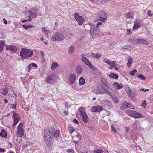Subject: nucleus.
<instances>
[{"label":"nucleus","instance_id":"nucleus-1","mask_svg":"<svg viewBox=\"0 0 153 153\" xmlns=\"http://www.w3.org/2000/svg\"><path fill=\"white\" fill-rule=\"evenodd\" d=\"M59 135V131H55L53 127L51 126L46 128L44 131V137L46 146L49 147L51 146L53 143L54 137H58Z\"/></svg>","mask_w":153,"mask_h":153},{"label":"nucleus","instance_id":"nucleus-13","mask_svg":"<svg viewBox=\"0 0 153 153\" xmlns=\"http://www.w3.org/2000/svg\"><path fill=\"white\" fill-rule=\"evenodd\" d=\"M76 79V76L74 74H71L69 76V81L71 83H74Z\"/></svg>","mask_w":153,"mask_h":153},{"label":"nucleus","instance_id":"nucleus-28","mask_svg":"<svg viewBox=\"0 0 153 153\" xmlns=\"http://www.w3.org/2000/svg\"><path fill=\"white\" fill-rule=\"evenodd\" d=\"M134 13L132 12H128L126 14V16L127 18H133L134 17Z\"/></svg>","mask_w":153,"mask_h":153},{"label":"nucleus","instance_id":"nucleus-38","mask_svg":"<svg viewBox=\"0 0 153 153\" xmlns=\"http://www.w3.org/2000/svg\"><path fill=\"white\" fill-rule=\"evenodd\" d=\"M140 23L141 21L140 19L139 18H137L135 20L134 24L140 26Z\"/></svg>","mask_w":153,"mask_h":153},{"label":"nucleus","instance_id":"nucleus-16","mask_svg":"<svg viewBox=\"0 0 153 153\" xmlns=\"http://www.w3.org/2000/svg\"><path fill=\"white\" fill-rule=\"evenodd\" d=\"M73 139L74 142L76 143L77 144L78 142L81 139V135L79 134L73 137Z\"/></svg>","mask_w":153,"mask_h":153},{"label":"nucleus","instance_id":"nucleus-30","mask_svg":"<svg viewBox=\"0 0 153 153\" xmlns=\"http://www.w3.org/2000/svg\"><path fill=\"white\" fill-rule=\"evenodd\" d=\"M82 59L84 62L87 65L91 63L86 57L83 56L82 57Z\"/></svg>","mask_w":153,"mask_h":153},{"label":"nucleus","instance_id":"nucleus-31","mask_svg":"<svg viewBox=\"0 0 153 153\" xmlns=\"http://www.w3.org/2000/svg\"><path fill=\"white\" fill-rule=\"evenodd\" d=\"M33 12L32 11L31 12V16L33 17H35L37 16V11L35 9L33 10Z\"/></svg>","mask_w":153,"mask_h":153},{"label":"nucleus","instance_id":"nucleus-15","mask_svg":"<svg viewBox=\"0 0 153 153\" xmlns=\"http://www.w3.org/2000/svg\"><path fill=\"white\" fill-rule=\"evenodd\" d=\"M8 88L7 86L5 88H2L0 91V93L4 96L8 94Z\"/></svg>","mask_w":153,"mask_h":153},{"label":"nucleus","instance_id":"nucleus-9","mask_svg":"<svg viewBox=\"0 0 153 153\" xmlns=\"http://www.w3.org/2000/svg\"><path fill=\"white\" fill-rule=\"evenodd\" d=\"M103 109V107L100 105L93 106L91 108V110L94 112H100Z\"/></svg>","mask_w":153,"mask_h":153},{"label":"nucleus","instance_id":"nucleus-50","mask_svg":"<svg viewBox=\"0 0 153 153\" xmlns=\"http://www.w3.org/2000/svg\"><path fill=\"white\" fill-rule=\"evenodd\" d=\"M94 153H103V151L102 149H97L94 151Z\"/></svg>","mask_w":153,"mask_h":153},{"label":"nucleus","instance_id":"nucleus-36","mask_svg":"<svg viewBox=\"0 0 153 153\" xmlns=\"http://www.w3.org/2000/svg\"><path fill=\"white\" fill-rule=\"evenodd\" d=\"M23 27L25 29H27L28 28H31L32 27H35L31 25H22Z\"/></svg>","mask_w":153,"mask_h":153},{"label":"nucleus","instance_id":"nucleus-37","mask_svg":"<svg viewBox=\"0 0 153 153\" xmlns=\"http://www.w3.org/2000/svg\"><path fill=\"white\" fill-rule=\"evenodd\" d=\"M92 56L93 57H94L97 59L100 58L101 56L100 54L99 53H97L95 54V53H93L92 54Z\"/></svg>","mask_w":153,"mask_h":153},{"label":"nucleus","instance_id":"nucleus-61","mask_svg":"<svg viewBox=\"0 0 153 153\" xmlns=\"http://www.w3.org/2000/svg\"><path fill=\"white\" fill-rule=\"evenodd\" d=\"M73 121L76 124H78L79 123V122H78V120L76 119H74L73 120Z\"/></svg>","mask_w":153,"mask_h":153},{"label":"nucleus","instance_id":"nucleus-20","mask_svg":"<svg viewBox=\"0 0 153 153\" xmlns=\"http://www.w3.org/2000/svg\"><path fill=\"white\" fill-rule=\"evenodd\" d=\"M136 43L140 44H146L148 45V44L146 40H145L136 39Z\"/></svg>","mask_w":153,"mask_h":153},{"label":"nucleus","instance_id":"nucleus-54","mask_svg":"<svg viewBox=\"0 0 153 153\" xmlns=\"http://www.w3.org/2000/svg\"><path fill=\"white\" fill-rule=\"evenodd\" d=\"M151 13V10H148L147 11V14L150 17L152 16L153 15V14Z\"/></svg>","mask_w":153,"mask_h":153},{"label":"nucleus","instance_id":"nucleus-49","mask_svg":"<svg viewBox=\"0 0 153 153\" xmlns=\"http://www.w3.org/2000/svg\"><path fill=\"white\" fill-rule=\"evenodd\" d=\"M137 72V70L134 69L130 72V74L131 76H134V75L135 73H136Z\"/></svg>","mask_w":153,"mask_h":153},{"label":"nucleus","instance_id":"nucleus-18","mask_svg":"<svg viewBox=\"0 0 153 153\" xmlns=\"http://www.w3.org/2000/svg\"><path fill=\"white\" fill-rule=\"evenodd\" d=\"M133 113L134 114L132 117L135 118H138L143 117L142 115L137 112L134 111Z\"/></svg>","mask_w":153,"mask_h":153},{"label":"nucleus","instance_id":"nucleus-25","mask_svg":"<svg viewBox=\"0 0 153 153\" xmlns=\"http://www.w3.org/2000/svg\"><path fill=\"white\" fill-rule=\"evenodd\" d=\"M128 62L127 63V65L128 68H130L131 66V64L132 62L133 59L132 58H129L128 59Z\"/></svg>","mask_w":153,"mask_h":153},{"label":"nucleus","instance_id":"nucleus-26","mask_svg":"<svg viewBox=\"0 0 153 153\" xmlns=\"http://www.w3.org/2000/svg\"><path fill=\"white\" fill-rule=\"evenodd\" d=\"M79 84L80 85H83L84 84H85V80L84 79V78L83 77H81L79 79Z\"/></svg>","mask_w":153,"mask_h":153},{"label":"nucleus","instance_id":"nucleus-21","mask_svg":"<svg viewBox=\"0 0 153 153\" xmlns=\"http://www.w3.org/2000/svg\"><path fill=\"white\" fill-rule=\"evenodd\" d=\"M79 110L80 112V116L86 114L85 112V109L82 107L79 108Z\"/></svg>","mask_w":153,"mask_h":153},{"label":"nucleus","instance_id":"nucleus-55","mask_svg":"<svg viewBox=\"0 0 153 153\" xmlns=\"http://www.w3.org/2000/svg\"><path fill=\"white\" fill-rule=\"evenodd\" d=\"M127 33L131 35L132 34V32L130 29H128L127 30Z\"/></svg>","mask_w":153,"mask_h":153},{"label":"nucleus","instance_id":"nucleus-14","mask_svg":"<svg viewBox=\"0 0 153 153\" xmlns=\"http://www.w3.org/2000/svg\"><path fill=\"white\" fill-rule=\"evenodd\" d=\"M95 93L96 94H104V88L101 87V88H97L95 90Z\"/></svg>","mask_w":153,"mask_h":153},{"label":"nucleus","instance_id":"nucleus-48","mask_svg":"<svg viewBox=\"0 0 153 153\" xmlns=\"http://www.w3.org/2000/svg\"><path fill=\"white\" fill-rule=\"evenodd\" d=\"M100 16H102L104 17V16L105 15V16H106V12L105 11H100Z\"/></svg>","mask_w":153,"mask_h":153},{"label":"nucleus","instance_id":"nucleus-23","mask_svg":"<svg viewBox=\"0 0 153 153\" xmlns=\"http://www.w3.org/2000/svg\"><path fill=\"white\" fill-rule=\"evenodd\" d=\"M0 136L4 138H6L7 137V135L6 132L4 129L1 130L0 133Z\"/></svg>","mask_w":153,"mask_h":153},{"label":"nucleus","instance_id":"nucleus-53","mask_svg":"<svg viewBox=\"0 0 153 153\" xmlns=\"http://www.w3.org/2000/svg\"><path fill=\"white\" fill-rule=\"evenodd\" d=\"M111 130L113 131H114V132H115V133H116L117 132V131H116V130L115 129V128L114 127V126L113 125H112L111 126Z\"/></svg>","mask_w":153,"mask_h":153},{"label":"nucleus","instance_id":"nucleus-59","mask_svg":"<svg viewBox=\"0 0 153 153\" xmlns=\"http://www.w3.org/2000/svg\"><path fill=\"white\" fill-rule=\"evenodd\" d=\"M31 64L32 65L33 67H34L35 68H36L37 67V65L35 63H32Z\"/></svg>","mask_w":153,"mask_h":153},{"label":"nucleus","instance_id":"nucleus-3","mask_svg":"<svg viewBox=\"0 0 153 153\" xmlns=\"http://www.w3.org/2000/svg\"><path fill=\"white\" fill-rule=\"evenodd\" d=\"M65 36L63 34L59 32H56L54 36H52L51 38V41H62L65 39Z\"/></svg>","mask_w":153,"mask_h":153},{"label":"nucleus","instance_id":"nucleus-19","mask_svg":"<svg viewBox=\"0 0 153 153\" xmlns=\"http://www.w3.org/2000/svg\"><path fill=\"white\" fill-rule=\"evenodd\" d=\"M80 116L81 117L84 123H86L88 122V117L86 114Z\"/></svg>","mask_w":153,"mask_h":153},{"label":"nucleus","instance_id":"nucleus-56","mask_svg":"<svg viewBox=\"0 0 153 153\" xmlns=\"http://www.w3.org/2000/svg\"><path fill=\"white\" fill-rule=\"evenodd\" d=\"M31 64H29L28 66V71L29 72L31 70Z\"/></svg>","mask_w":153,"mask_h":153},{"label":"nucleus","instance_id":"nucleus-29","mask_svg":"<svg viewBox=\"0 0 153 153\" xmlns=\"http://www.w3.org/2000/svg\"><path fill=\"white\" fill-rule=\"evenodd\" d=\"M83 69L80 66H78L76 68V72L78 74H81L82 71Z\"/></svg>","mask_w":153,"mask_h":153},{"label":"nucleus","instance_id":"nucleus-8","mask_svg":"<svg viewBox=\"0 0 153 153\" xmlns=\"http://www.w3.org/2000/svg\"><path fill=\"white\" fill-rule=\"evenodd\" d=\"M13 123L12 126L14 127L16 126L18 122L20 120L19 116L15 113H13Z\"/></svg>","mask_w":153,"mask_h":153},{"label":"nucleus","instance_id":"nucleus-34","mask_svg":"<svg viewBox=\"0 0 153 153\" xmlns=\"http://www.w3.org/2000/svg\"><path fill=\"white\" fill-rule=\"evenodd\" d=\"M104 94L106 92L110 96L113 95V94L112 93V92L108 90L107 88H104Z\"/></svg>","mask_w":153,"mask_h":153},{"label":"nucleus","instance_id":"nucleus-43","mask_svg":"<svg viewBox=\"0 0 153 153\" xmlns=\"http://www.w3.org/2000/svg\"><path fill=\"white\" fill-rule=\"evenodd\" d=\"M107 19V16H105V15L104 17L100 16L99 20L102 22H104Z\"/></svg>","mask_w":153,"mask_h":153},{"label":"nucleus","instance_id":"nucleus-60","mask_svg":"<svg viewBox=\"0 0 153 153\" xmlns=\"http://www.w3.org/2000/svg\"><path fill=\"white\" fill-rule=\"evenodd\" d=\"M3 124L6 127H10V125L7 123H6L5 122H3Z\"/></svg>","mask_w":153,"mask_h":153},{"label":"nucleus","instance_id":"nucleus-57","mask_svg":"<svg viewBox=\"0 0 153 153\" xmlns=\"http://www.w3.org/2000/svg\"><path fill=\"white\" fill-rule=\"evenodd\" d=\"M140 91H144L145 92L148 91H149V89H145L144 88H141L140 89Z\"/></svg>","mask_w":153,"mask_h":153},{"label":"nucleus","instance_id":"nucleus-47","mask_svg":"<svg viewBox=\"0 0 153 153\" xmlns=\"http://www.w3.org/2000/svg\"><path fill=\"white\" fill-rule=\"evenodd\" d=\"M140 27V26L134 24L133 27V30L134 31L137 30Z\"/></svg>","mask_w":153,"mask_h":153},{"label":"nucleus","instance_id":"nucleus-44","mask_svg":"<svg viewBox=\"0 0 153 153\" xmlns=\"http://www.w3.org/2000/svg\"><path fill=\"white\" fill-rule=\"evenodd\" d=\"M137 76L138 77L140 78L142 80H144L146 79V78L145 77L140 74H138Z\"/></svg>","mask_w":153,"mask_h":153},{"label":"nucleus","instance_id":"nucleus-27","mask_svg":"<svg viewBox=\"0 0 153 153\" xmlns=\"http://www.w3.org/2000/svg\"><path fill=\"white\" fill-rule=\"evenodd\" d=\"M109 76L111 78L117 79L118 78V76L117 74L113 73H110Z\"/></svg>","mask_w":153,"mask_h":153},{"label":"nucleus","instance_id":"nucleus-52","mask_svg":"<svg viewBox=\"0 0 153 153\" xmlns=\"http://www.w3.org/2000/svg\"><path fill=\"white\" fill-rule=\"evenodd\" d=\"M146 102L145 100H144L143 102L142 103V106L144 108H145L146 107Z\"/></svg>","mask_w":153,"mask_h":153},{"label":"nucleus","instance_id":"nucleus-10","mask_svg":"<svg viewBox=\"0 0 153 153\" xmlns=\"http://www.w3.org/2000/svg\"><path fill=\"white\" fill-rule=\"evenodd\" d=\"M105 62L108 65L110 66H114V68L117 71L119 69L117 67L114 61L107 60Z\"/></svg>","mask_w":153,"mask_h":153},{"label":"nucleus","instance_id":"nucleus-58","mask_svg":"<svg viewBox=\"0 0 153 153\" xmlns=\"http://www.w3.org/2000/svg\"><path fill=\"white\" fill-rule=\"evenodd\" d=\"M6 151V150L4 149L0 148V153L4 152Z\"/></svg>","mask_w":153,"mask_h":153},{"label":"nucleus","instance_id":"nucleus-11","mask_svg":"<svg viewBox=\"0 0 153 153\" xmlns=\"http://www.w3.org/2000/svg\"><path fill=\"white\" fill-rule=\"evenodd\" d=\"M125 88L126 89H125L128 95L130 97H132V95L133 94V92H132L130 89V87H128V86L126 85H125Z\"/></svg>","mask_w":153,"mask_h":153},{"label":"nucleus","instance_id":"nucleus-6","mask_svg":"<svg viewBox=\"0 0 153 153\" xmlns=\"http://www.w3.org/2000/svg\"><path fill=\"white\" fill-rule=\"evenodd\" d=\"M100 126L103 130L106 131L108 128V125L107 123L103 120H100L99 122Z\"/></svg>","mask_w":153,"mask_h":153},{"label":"nucleus","instance_id":"nucleus-41","mask_svg":"<svg viewBox=\"0 0 153 153\" xmlns=\"http://www.w3.org/2000/svg\"><path fill=\"white\" fill-rule=\"evenodd\" d=\"M134 111L131 110H127V112H126V113H127L128 115L132 117V116L133 115V114H134Z\"/></svg>","mask_w":153,"mask_h":153},{"label":"nucleus","instance_id":"nucleus-4","mask_svg":"<svg viewBox=\"0 0 153 153\" xmlns=\"http://www.w3.org/2000/svg\"><path fill=\"white\" fill-rule=\"evenodd\" d=\"M58 76L55 74H48L45 80L48 83H53Z\"/></svg>","mask_w":153,"mask_h":153},{"label":"nucleus","instance_id":"nucleus-24","mask_svg":"<svg viewBox=\"0 0 153 153\" xmlns=\"http://www.w3.org/2000/svg\"><path fill=\"white\" fill-rule=\"evenodd\" d=\"M59 65L57 63L55 62H52L51 64V68L52 70H54Z\"/></svg>","mask_w":153,"mask_h":153},{"label":"nucleus","instance_id":"nucleus-39","mask_svg":"<svg viewBox=\"0 0 153 153\" xmlns=\"http://www.w3.org/2000/svg\"><path fill=\"white\" fill-rule=\"evenodd\" d=\"M111 96V97L113 100L114 102L117 103L118 102V100L116 96L114 95L113 94V95H112Z\"/></svg>","mask_w":153,"mask_h":153},{"label":"nucleus","instance_id":"nucleus-12","mask_svg":"<svg viewBox=\"0 0 153 153\" xmlns=\"http://www.w3.org/2000/svg\"><path fill=\"white\" fill-rule=\"evenodd\" d=\"M6 49L10 51L11 52H16L17 48L15 46L8 45L6 46Z\"/></svg>","mask_w":153,"mask_h":153},{"label":"nucleus","instance_id":"nucleus-7","mask_svg":"<svg viewBox=\"0 0 153 153\" xmlns=\"http://www.w3.org/2000/svg\"><path fill=\"white\" fill-rule=\"evenodd\" d=\"M74 18L80 25H81L85 21V19L78 13H76L74 14Z\"/></svg>","mask_w":153,"mask_h":153},{"label":"nucleus","instance_id":"nucleus-45","mask_svg":"<svg viewBox=\"0 0 153 153\" xmlns=\"http://www.w3.org/2000/svg\"><path fill=\"white\" fill-rule=\"evenodd\" d=\"M92 70L95 71L96 70V68L92 64L90 63L88 65Z\"/></svg>","mask_w":153,"mask_h":153},{"label":"nucleus","instance_id":"nucleus-62","mask_svg":"<svg viewBox=\"0 0 153 153\" xmlns=\"http://www.w3.org/2000/svg\"><path fill=\"white\" fill-rule=\"evenodd\" d=\"M102 23L101 22H98L97 24V28H98V27L97 26H99V25H102Z\"/></svg>","mask_w":153,"mask_h":153},{"label":"nucleus","instance_id":"nucleus-42","mask_svg":"<svg viewBox=\"0 0 153 153\" xmlns=\"http://www.w3.org/2000/svg\"><path fill=\"white\" fill-rule=\"evenodd\" d=\"M139 123V122L136 121L135 122V123L132 125V127L134 129H136L137 128V127L138 124Z\"/></svg>","mask_w":153,"mask_h":153},{"label":"nucleus","instance_id":"nucleus-33","mask_svg":"<svg viewBox=\"0 0 153 153\" xmlns=\"http://www.w3.org/2000/svg\"><path fill=\"white\" fill-rule=\"evenodd\" d=\"M5 44L1 41H0V52H1L5 45Z\"/></svg>","mask_w":153,"mask_h":153},{"label":"nucleus","instance_id":"nucleus-35","mask_svg":"<svg viewBox=\"0 0 153 153\" xmlns=\"http://www.w3.org/2000/svg\"><path fill=\"white\" fill-rule=\"evenodd\" d=\"M101 81L104 85L106 86H107V82L106 79L103 78H101Z\"/></svg>","mask_w":153,"mask_h":153},{"label":"nucleus","instance_id":"nucleus-64","mask_svg":"<svg viewBox=\"0 0 153 153\" xmlns=\"http://www.w3.org/2000/svg\"><path fill=\"white\" fill-rule=\"evenodd\" d=\"M3 20L4 22V24L6 25L7 24V21L5 19V18H4L3 19Z\"/></svg>","mask_w":153,"mask_h":153},{"label":"nucleus","instance_id":"nucleus-22","mask_svg":"<svg viewBox=\"0 0 153 153\" xmlns=\"http://www.w3.org/2000/svg\"><path fill=\"white\" fill-rule=\"evenodd\" d=\"M127 108L132 109L134 108V107L130 103L127 102H125V108Z\"/></svg>","mask_w":153,"mask_h":153},{"label":"nucleus","instance_id":"nucleus-40","mask_svg":"<svg viewBox=\"0 0 153 153\" xmlns=\"http://www.w3.org/2000/svg\"><path fill=\"white\" fill-rule=\"evenodd\" d=\"M68 130L69 133L71 134L74 131V129L72 127L69 125L68 128Z\"/></svg>","mask_w":153,"mask_h":153},{"label":"nucleus","instance_id":"nucleus-5","mask_svg":"<svg viewBox=\"0 0 153 153\" xmlns=\"http://www.w3.org/2000/svg\"><path fill=\"white\" fill-rule=\"evenodd\" d=\"M23 124L20 122L17 126L16 135L18 138L22 137L24 134L25 130L23 128Z\"/></svg>","mask_w":153,"mask_h":153},{"label":"nucleus","instance_id":"nucleus-2","mask_svg":"<svg viewBox=\"0 0 153 153\" xmlns=\"http://www.w3.org/2000/svg\"><path fill=\"white\" fill-rule=\"evenodd\" d=\"M33 53V51L30 49L22 48L20 51V54L22 59H27L31 57Z\"/></svg>","mask_w":153,"mask_h":153},{"label":"nucleus","instance_id":"nucleus-46","mask_svg":"<svg viewBox=\"0 0 153 153\" xmlns=\"http://www.w3.org/2000/svg\"><path fill=\"white\" fill-rule=\"evenodd\" d=\"M74 50V47L73 46H71L69 48L68 53H72Z\"/></svg>","mask_w":153,"mask_h":153},{"label":"nucleus","instance_id":"nucleus-51","mask_svg":"<svg viewBox=\"0 0 153 153\" xmlns=\"http://www.w3.org/2000/svg\"><path fill=\"white\" fill-rule=\"evenodd\" d=\"M66 152L68 153H74L75 152V151L74 149H68Z\"/></svg>","mask_w":153,"mask_h":153},{"label":"nucleus","instance_id":"nucleus-63","mask_svg":"<svg viewBox=\"0 0 153 153\" xmlns=\"http://www.w3.org/2000/svg\"><path fill=\"white\" fill-rule=\"evenodd\" d=\"M125 129L126 130V132L127 133H128L129 131V130L128 127L125 128Z\"/></svg>","mask_w":153,"mask_h":153},{"label":"nucleus","instance_id":"nucleus-32","mask_svg":"<svg viewBox=\"0 0 153 153\" xmlns=\"http://www.w3.org/2000/svg\"><path fill=\"white\" fill-rule=\"evenodd\" d=\"M42 31L46 36H48V31L47 29L45 27H43L42 28Z\"/></svg>","mask_w":153,"mask_h":153},{"label":"nucleus","instance_id":"nucleus-17","mask_svg":"<svg viewBox=\"0 0 153 153\" xmlns=\"http://www.w3.org/2000/svg\"><path fill=\"white\" fill-rule=\"evenodd\" d=\"M113 87L117 89H120L123 88V85L122 84H119L117 82H115L113 84Z\"/></svg>","mask_w":153,"mask_h":153}]
</instances>
